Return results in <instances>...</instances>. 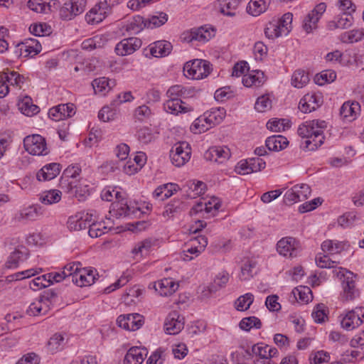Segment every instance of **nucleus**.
I'll use <instances>...</instances> for the list:
<instances>
[{"mask_svg": "<svg viewBox=\"0 0 364 364\" xmlns=\"http://www.w3.org/2000/svg\"><path fill=\"white\" fill-rule=\"evenodd\" d=\"M225 114L226 111L224 108L212 109L210 112H207L196 119L191 129L196 134L205 132L212 127L220 124L225 117Z\"/></svg>", "mask_w": 364, "mask_h": 364, "instance_id": "nucleus-1", "label": "nucleus"}, {"mask_svg": "<svg viewBox=\"0 0 364 364\" xmlns=\"http://www.w3.org/2000/svg\"><path fill=\"white\" fill-rule=\"evenodd\" d=\"M210 63L200 59H195L193 61L187 62L183 67L186 75L196 80L207 77L210 74Z\"/></svg>", "mask_w": 364, "mask_h": 364, "instance_id": "nucleus-2", "label": "nucleus"}, {"mask_svg": "<svg viewBox=\"0 0 364 364\" xmlns=\"http://www.w3.org/2000/svg\"><path fill=\"white\" fill-rule=\"evenodd\" d=\"M191 151L188 143L180 141L176 143L170 151L172 164L178 167L183 166L191 159Z\"/></svg>", "mask_w": 364, "mask_h": 364, "instance_id": "nucleus-3", "label": "nucleus"}, {"mask_svg": "<svg viewBox=\"0 0 364 364\" xmlns=\"http://www.w3.org/2000/svg\"><path fill=\"white\" fill-rule=\"evenodd\" d=\"M23 146L26 151L34 156H43L48 153L46 139L39 134L26 136Z\"/></svg>", "mask_w": 364, "mask_h": 364, "instance_id": "nucleus-4", "label": "nucleus"}, {"mask_svg": "<svg viewBox=\"0 0 364 364\" xmlns=\"http://www.w3.org/2000/svg\"><path fill=\"white\" fill-rule=\"evenodd\" d=\"M355 277L356 276L351 272L343 274L341 299L343 301H352L359 296L360 291L356 287Z\"/></svg>", "mask_w": 364, "mask_h": 364, "instance_id": "nucleus-5", "label": "nucleus"}, {"mask_svg": "<svg viewBox=\"0 0 364 364\" xmlns=\"http://www.w3.org/2000/svg\"><path fill=\"white\" fill-rule=\"evenodd\" d=\"M364 322V307H356L348 311L341 320V326L347 331H351Z\"/></svg>", "mask_w": 364, "mask_h": 364, "instance_id": "nucleus-6", "label": "nucleus"}, {"mask_svg": "<svg viewBox=\"0 0 364 364\" xmlns=\"http://www.w3.org/2000/svg\"><path fill=\"white\" fill-rule=\"evenodd\" d=\"M86 2V0H70L65 2L60 10V17L64 20H71L84 11Z\"/></svg>", "mask_w": 364, "mask_h": 364, "instance_id": "nucleus-7", "label": "nucleus"}, {"mask_svg": "<svg viewBox=\"0 0 364 364\" xmlns=\"http://www.w3.org/2000/svg\"><path fill=\"white\" fill-rule=\"evenodd\" d=\"M80 172L81 168L78 164L68 166L64 170L60 178V186L61 188L66 192H70L73 187H76V181H77L76 177L80 175Z\"/></svg>", "mask_w": 364, "mask_h": 364, "instance_id": "nucleus-8", "label": "nucleus"}, {"mask_svg": "<svg viewBox=\"0 0 364 364\" xmlns=\"http://www.w3.org/2000/svg\"><path fill=\"white\" fill-rule=\"evenodd\" d=\"M326 9V4L322 2L317 4L315 8L306 15L304 19L302 27L307 33H311L317 28V23Z\"/></svg>", "mask_w": 364, "mask_h": 364, "instance_id": "nucleus-9", "label": "nucleus"}, {"mask_svg": "<svg viewBox=\"0 0 364 364\" xmlns=\"http://www.w3.org/2000/svg\"><path fill=\"white\" fill-rule=\"evenodd\" d=\"M117 322L118 326L125 330L136 331L144 324V316L139 314L120 315Z\"/></svg>", "mask_w": 364, "mask_h": 364, "instance_id": "nucleus-10", "label": "nucleus"}, {"mask_svg": "<svg viewBox=\"0 0 364 364\" xmlns=\"http://www.w3.org/2000/svg\"><path fill=\"white\" fill-rule=\"evenodd\" d=\"M75 114V107L73 103L60 104L49 109V117L58 122L73 117Z\"/></svg>", "mask_w": 364, "mask_h": 364, "instance_id": "nucleus-11", "label": "nucleus"}, {"mask_svg": "<svg viewBox=\"0 0 364 364\" xmlns=\"http://www.w3.org/2000/svg\"><path fill=\"white\" fill-rule=\"evenodd\" d=\"M141 46V41L135 37L124 38L118 43L115 52L118 55L124 56L132 54Z\"/></svg>", "mask_w": 364, "mask_h": 364, "instance_id": "nucleus-12", "label": "nucleus"}, {"mask_svg": "<svg viewBox=\"0 0 364 364\" xmlns=\"http://www.w3.org/2000/svg\"><path fill=\"white\" fill-rule=\"evenodd\" d=\"M231 156L230 150L225 146H213L208 149L204 157L208 161L223 164L227 161Z\"/></svg>", "mask_w": 364, "mask_h": 364, "instance_id": "nucleus-13", "label": "nucleus"}, {"mask_svg": "<svg viewBox=\"0 0 364 364\" xmlns=\"http://www.w3.org/2000/svg\"><path fill=\"white\" fill-rule=\"evenodd\" d=\"M183 318L176 311L171 312L166 318L164 329L166 333L175 335L183 328Z\"/></svg>", "mask_w": 364, "mask_h": 364, "instance_id": "nucleus-14", "label": "nucleus"}, {"mask_svg": "<svg viewBox=\"0 0 364 364\" xmlns=\"http://www.w3.org/2000/svg\"><path fill=\"white\" fill-rule=\"evenodd\" d=\"M297 248L298 242L292 237H283L277 244L278 252L284 257L296 256Z\"/></svg>", "mask_w": 364, "mask_h": 364, "instance_id": "nucleus-15", "label": "nucleus"}, {"mask_svg": "<svg viewBox=\"0 0 364 364\" xmlns=\"http://www.w3.org/2000/svg\"><path fill=\"white\" fill-rule=\"evenodd\" d=\"M321 102V97L319 94H306L300 100L299 109L304 113H309L318 108Z\"/></svg>", "mask_w": 364, "mask_h": 364, "instance_id": "nucleus-16", "label": "nucleus"}, {"mask_svg": "<svg viewBox=\"0 0 364 364\" xmlns=\"http://www.w3.org/2000/svg\"><path fill=\"white\" fill-rule=\"evenodd\" d=\"M179 284L171 278H164L154 282L155 290L164 296L173 294L178 289Z\"/></svg>", "mask_w": 364, "mask_h": 364, "instance_id": "nucleus-17", "label": "nucleus"}, {"mask_svg": "<svg viewBox=\"0 0 364 364\" xmlns=\"http://www.w3.org/2000/svg\"><path fill=\"white\" fill-rule=\"evenodd\" d=\"M21 55L24 54L25 57L35 56L41 51V42L35 38L25 39L23 42L18 44Z\"/></svg>", "mask_w": 364, "mask_h": 364, "instance_id": "nucleus-18", "label": "nucleus"}, {"mask_svg": "<svg viewBox=\"0 0 364 364\" xmlns=\"http://www.w3.org/2000/svg\"><path fill=\"white\" fill-rule=\"evenodd\" d=\"M73 283L78 287L90 286L95 282V271L91 269L81 268L73 276Z\"/></svg>", "mask_w": 364, "mask_h": 364, "instance_id": "nucleus-19", "label": "nucleus"}, {"mask_svg": "<svg viewBox=\"0 0 364 364\" xmlns=\"http://www.w3.org/2000/svg\"><path fill=\"white\" fill-rule=\"evenodd\" d=\"M350 247L348 241H338L336 240H326L321 244V249L323 252L330 255L340 254L347 250Z\"/></svg>", "mask_w": 364, "mask_h": 364, "instance_id": "nucleus-20", "label": "nucleus"}, {"mask_svg": "<svg viewBox=\"0 0 364 364\" xmlns=\"http://www.w3.org/2000/svg\"><path fill=\"white\" fill-rule=\"evenodd\" d=\"M164 109L171 114H178V113H186L193 111V107L186 105L182 100L168 99L164 104Z\"/></svg>", "mask_w": 364, "mask_h": 364, "instance_id": "nucleus-21", "label": "nucleus"}, {"mask_svg": "<svg viewBox=\"0 0 364 364\" xmlns=\"http://www.w3.org/2000/svg\"><path fill=\"white\" fill-rule=\"evenodd\" d=\"M60 171V164L51 163L44 166L36 174L37 179L40 181H50L55 178Z\"/></svg>", "mask_w": 364, "mask_h": 364, "instance_id": "nucleus-22", "label": "nucleus"}, {"mask_svg": "<svg viewBox=\"0 0 364 364\" xmlns=\"http://www.w3.org/2000/svg\"><path fill=\"white\" fill-rule=\"evenodd\" d=\"M360 106L357 102H346L340 109V115L347 122L354 120L359 113Z\"/></svg>", "mask_w": 364, "mask_h": 364, "instance_id": "nucleus-23", "label": "nucleus"}, {"mask_svg": "<svg viewBox=\"0 0 364 364\" xmlns=\"http://www.w3.org/2000/svg\"><path fill=\"white\" fill-rule=\"evenodd\" d=\"M229 280V274L226 272L219 273L215 278L214 282L209 286L204 287L202 294L204 296H210L215 293L219 289L225 287Z\"/></svg>", "mask_w": 364, "mask_h": 364, "instance_id": "nucleus-24", "label": "nucleus"}, {"mask_svg": "<svg viewBox=\"0 0 364 364\" xmlns=\"http://www.w3.org/2000/svg\"><path fill=\"white\" fill-rule=\"evenodd\" d=\"M116 85L114 80L109 79L105 77H100L95 79L92 82L95 94H101L105 95L106 92H109L112 87Z\"/></svg>", "mask_w": 364, "mask_h": 364, "instance_id": "nucleus-25", "label": "nucleus"}, {"mask_svg": "<svg viewBox=\"0 0 364 364\" xmlns=\"http://www.w3.org/2000/svg\"><path fill=\"white\" fill-rule=\"evenodd\" d=\"M146 355V350L139 347H132L124 359V364H141Z\"/></svg>", "mask_w": 364, "mask_h": 364, "instance_id": "nucleus-26", "label": "nucleus"}, {"mask_svg": "<svg viewBox=\"0 0 364 364\" xmlns=\"http://www.w3.org/2000/svg\"><path fill=\"white\" fill-rule=\"evenodd\" d=\"M201 243L198 247H195V242H187L185 245V247L183 250V259L186 261H190L193 259V256H189L187 253L195 255V257H198L203 251H204L205 247L208 245V239L207 238H201Z\"/></svg>", "mask_w": 364, "mask_h": 364, "instance_id": "nucleus-27", "label": "nucleus"}, {"mask_svg": "<svg viewBox=\"0 0 364 364\" xmlns=\"http://www.w3.org/2000/svg\"><path fill=\"white\" fill-rule=\"evenodd\" d=\"M28 255V250L24 247L16 249L11 253L6 263L7 268L17 267L20 262H23Z\"/></svg>", "mask_w": 364, "mask_h": 364, "instance_id": "nucleus-28", "label": "nucleus"}, {"mask_svg": "<svg viewBox=\"0 0 364 364\" xmlns=\"http://www.w3.org/2000/svg\"><path fill=\"white\" fill-rule=\"evenodd\" d=\"M44 208L40 205L36 204L22 209L19 213V219L35 220L38 217L44 215Z\"/></svg>", "mask_w": 364, "mask_h": 364, "instance_id": "nucleus-29", "label": "nucleus"}, {"mask_svg": "<svg viewBox=\"0 0 364 364\" xmlns=\"http://www.w3.org/2000/svg\"><path fill=\"white\" fill-rule=\"evenodd\" d=\"M268 346L256 344L252 347V353L256 356L253 360L254 364H274L272 360L267 357Z\"/></svg>", "mask_w": 364, "mask_h": 364, "instance_id": "nucleus-30", "label": "nucleus"}, {"mask_svg": "<svg viewBox=\"0 0 364 364\" xmlns=\"http://www.w3.org/2000/svg\"><path fill=\"white\" fill-rule=\"evenodd\" d=\"M188 206L186 203L179 199H173L165 206L163 215L164 217L171 218L176 214L186 210Z\"/></svg>", "mask_w": 364, "mask_h": 364, "instance_id": "nucleus-31", "label": "nucleus"}, {"mask_svg": "<svg viewBox=\"0 0 364 364\" xmlns=\"http://www.w3.org/2000/svg\"><path fill=\"white\" fill-rule=\"evenodd\" d=\"M289 141L282 135H274L268 137L265 141L266 147L269 151H279L287 147Z\"/></svg>", "mask_w": 364, "mask_h": 364, "instance_id": "nucleus-32", "label": "nucleus"}, {"mask_svg": "<svg viewBox=\"0 0 364 364\" xmlns=\"http://www.w3.org/2000/svg\"><path fill=\"white\" fill-rule=\"evenodd\" d=\"M171 43L165 41H159L151 46L150 53L154 57L159 58L168 55L171 53Z\"/></svg>", "mask_w": 364, "mask_h": 364, "instance_id": "nucleus-33", "label": "nucleus"}, {"mask_svg": "<svg viewBox=\"0 0 364 364\" xmlns=\"http://www.w3.org/2000/svg\"><path fill=\"white\" fill-rule=\"evenodd\" d=\"M146 27L147 28L146 19L141 16H134L125 26L126 31L130 34L139 33Z\"/></svg>", "mask_w": 364, "mask_h": 364, "instance_id": "nucleus-34", "label": "nucleus"}, {"mask_svg": "<svg viewBox=\"0 0 364 364\" xmlns=\"http://www.w3.org/2000/svg\"><path fill=\"white\" fill-rule=\"evenodd\" d=\"M324 139L323 131L316 130L311 138L306 139L304 148L309 151H314L323 144Z\"/></svg>", "mask_w": 364, "mask_h": 364, "instance_id": "nucleus-35", "label": "nucleus"}, {"mask_svg": "<svg viewBox=\"0 0 364 364\" xmlns=\"http://www.w3.org/2000/svg\"><path fill=\"white\" fill-rule=\"evenodd\" d=\"M269 0H251L247 7V11L254 16L264 12L269 4Z\"/></svg>", "mask_w": 364, "mask_h": 364, "instance_id": "nucleus-36", "label": "nucleus"}, {"mask_svg": "<svg viewBox=\"0 0 364 364\" xmlns=\"http://www.w3.org/2000/svg\"><path fill=\"white\" fill-rule=\"evenodd\" d=\"M111 213L117 217H126L134 214V210H132L131 208L127 204V203L122 201L114 202L112 203V208L109 211Z\"/></svg>", "mask_w": 364, "mask_h": 364, "instance_id": "nucleus-37", "label": "nucleus"}, {"mask_svg": "<svg viewBox=\"0 0 364 364\" xmlns=\"http://www.w3.org/2000/svg\"><path fill=\"white\" fill-rule=\"evenodd\" d=\"M18 107L21 112L26 116H32L39 112V107L33 104L32 99L28 97H24L18 103Z\"/></svg>", "mask_w": 364, "mask_h": 364, "instance_id": "nucleus-38", "label": "nucleus"}, {"mask_svg": "<svg viewBox=\"0 0 364 364\" xmlns=\"http://www.w3.org/2000/svg\"><path fill=\"white\" fill-rule=\"evenodd\" d=\"M100 6H97V4H95L94 7H92L86 14L85 20L89 24H95L100 23L105 18L107 14L105 12L101 11Z\"/></svg>", "mask_w": 364, "mask_h": 364, "instance_id": "nucleus-39", "label": "nucleus"}, {"mask_svg": "<svg viewBox=\"0 0 364 364\" xmlns=\"http://www.w3.org/2000/svg\"><path fill=\"white\" fill-rule=\"evenodd\" d=\"M240 0H218L220 11L224 15L234 16Z\"/></svg>", "mask_w": 364, "mask_h": 364, "instance_id": "nucleus-40", "label": "nucleus"}, {"mask_svg": "<svg viewBox=\"0 0 364 364\" xmlns=\"http://www.w3.org/2000/svg\"><path fill=\"white\" fill-rule=\"evenodd\" d=\"M61 191L53 189L43 192L39 198V200L45 205H51L58 203L61 199Z\"/></svg>", "mask_w": 364, "mask_h": 364, "instance_id": "nucleus-41", "label": "nucleus"}, {"mask_svg": "<svg viewBox=\"0 0 364 364\" xmlns=\"http://www.w3.org/2000/svg\"><path fill=\"white\" fill-rule=\"evenodd\" d=\"M364 38V29H353L344 32L341 36V40L346 43H353Z\"/></svg>", "mask_w": 364, "mask_h": 364, "instance_id": "nucleus-42", "label": "nucleus"}, {"mask_svg": "<svg viewBox=\"0 0 364 364\" xmlns=\"http://www.w3.org/2000/svg\"><path fill=\"white\" fill-rule=\"evenodd\" d=\"M257 262L253 260L247 259L241 267V274L240 275L241 280H247L253 277L257 272Z\"/></svg>", "mask_w": 364, "mask_h": 364, "instance_id": "nucleus-43", "label": "nucleus"}, {"mask_svg": "<svg viewBox=\"0 0 364 364\" xmlns=\"http://www.w3.org/2000/svg\"><path fill=\"white\" fill-rule=\"evenodd\" d=\"M29 31L34 36L41 38L52 33L51 27L46 23H33L30 26Z\"/></svg>", "mask_w": 364, "mask_h": 364, "instance_id": "nucleus-44", "label": "nucleus"}, {"mask_svg": "<svg viewBox=\"0 0 364 364\" xmlns=\"http://www.w3.org/2000/svg\"><path fill=\"white\" fill-rule=\"evenodd\" d=\"M68 228L70 230L79 231L85 229V222L82 220V213L69 217L67 222Z\"/></svg>", "mask_w": 364, "mask_h": 364, "instance_id": "nucleus-45", "label": "nucleus"}, {"mask_svg": "<svg viewBox=\"0 0 364 364\" xmlns=\"http://www.w3.org/2000/svg\"><path fill=\"white\" fill-rule=\"evenodd\" d=\"M214 31H211L208 29H205L203 27H200L198 29L193 30L190 35V41H198L201 42H206L209 41L213 34L212 33Z\"/></svg>", "mask_w": 364, "mask_h": 364, "instance_id": "nucleus-46", "label": "nucleus"}, {"mask_svg": "<svg viewBox=\"0 0 364 364\" xmlns=\"http://www.w3.org/2000/svg\"><path fill=\"white\" fill-rule=\"evenodd\" d=\"M309 81V74L304 70H296L291 77V84L297 88H301Z\"/></svg>", "mask_w": 364, "mask_h": 364, "instance_id": "nucleus-47", "label": "nucleus"}, {"mask_svg": "<svg viewBox=\"0 0 364 364\" xmlns=\"http://www.w3.org/2000/svg\"><path fill=\"white\" fill-rule=\"evenodd\" d=\"M154 242L151 239H146L138 242L132 250V252L136 256L138 255L141 257L146 256L151 251Z\"/></svg>", "mask_w": 364, "mask_h": 364, "instance_id": "nucleus-48", "label": "nucleus"}, {"mask_svg": "<svg viewBox=\"0 0 364 364\" xmlns=\"http://www.w3.org/2000/svg\"><path fill=\"white\" fill-rule=\"evenodd\" d=\"M107 227L105 225V222L94 221L91 224H89V235L91 237H98L104 235L107 232Z\"/></svg>", "mask_w": 364, "mask_h": 364, "instance_id": "nucleus-49", "label": "nucleus"}, {"mask_svg": "<svg viewBox=\"0 0 364 364\" xmlns=\"http://www.w3.org/2000/svg\"><path fill=\"white\" fill-rule=\"evenodd\" d=\"M28 6L32 11L40 14H46L50 9V6L47 0H29Z\"/></svg>", "mask_w": 364, "mask_h": 364, "instance_id": "nucleus-50", "label": "nucleus"}, {"mask_svg": "<svg viewBox=\"0 0 364 364\" xmlns=\"http://www.w3.org/2000/svg\"><path fill=\"white\" fill-rule=\"evenodd\" d=\"M168 21V15L164 12H159L146 19L147 28H156L164 25Z\"/></svg>", "mask_w": 364, "mask_h": 364, "instance_id": "nucleus-51", "label": "nucleus"}, {"mask_svg": "<svg viewBox=\"0 0 364 364\" xmlns=\"http://www.w3.org/2000/svg\"><path fill=\"white\" fill-rule=\"evenodd\" d=\"M137 139L143 144H148L156 139V133L149 127H142L137 132Z\"/></svg>", "mask_w": 364, "mask_h": 364, "instance_id": "nucleus-52", "label": "nucleus"}, {"mask_svg": "<svg viewBox=\"0 0 364 364\" xmlns=\"http://www.w3.org/2000/svg\"><path fill=\"white\" fill-rule=\"evenodd\" d=\"M336 78V73L333 70H326L322 71L315 77V82L318 85H323L325 83L333 82Z\"/></svg>", "mask_w": 364, "mask_h": 364, "instance_id": "nucleus-53", "label": "nucleus"}, {"mask_svg": "<svg viewBox=\"0 0 364 364\" xmlns=\"http://www.w3.org/2000/svg\"><path fill=\"white\" fill-rule=\"evenodd\" d=\"M239 326L241 329L248 331L252 328L259 329L262 327V322L257 317L250 316L242 318Z\"/></svg>", "mask_w": 364, "mask_h": 364, "instance_id": "nucleus-54", "label": "nucleus"}, {"mask_svg": "<svg viewBox=\"0 0 364 364\" xmlns=\"http://www.w3.org/2000/svg\"><path fill=\"white\" fill-rule=\"evenodd\" d=\"M316 122H314V121H309L303 123L298 128V134L302 138L309 139L316 131L314 127V124H316Z\"/></svg>", "mask_w": 364, "mask_h": 364, "instance_id": "nucleus-55", "label": "nucleus"}, {"mask_svg": "<svg viewBox=\"0 0 364 364\" xmlns=\"http://www.w3.org/2000/svg\"><path fill=\"white\" fill-rule=\"evenodd\" d=\"M165 188H168L166 192V197H171L174 193L177 192L179 189L178 185L176 183H166L157 187L155 191L153 192V197L156 199L159 198L161 196V191L165 190Z\"/></svg>", "mask_w": 364, "mask_h": 364, "instance_id": "nucleus-56", "label": "nucleus"}, {"mask_svg": "<svg viewBox=\"0 0 364 364\" xmlns=\"http://www.w3.org/2000/svg\"><path fill=\"white\" fill-rule=\"evenodd\" d=\"M254 296L251 293H247L240 296L235 301L236 309L238 311L247 310L253 303Z\"/></svg>", "mask_w": 364, "mask_h": 364, "instance_id": "nucleus-57", "label": "nucleus"}, {"mask_svg": "<svg viewBox=\"0 0 364 364\" xmlns=\"http://www.w3.org/2000/svg\"><path fill=\"white\" fill-rule=\"evenodd\" d=\"M316 263L320 268H333L338 262L332 260L328 255L319 253L316 257Z\"/></svg>", "mask_w": 364, "mask_h": 364, "instance_id": "nucleus-58", "label": "nucleus"}, {"mask_svg": "<svg viewBox=\"0 0 364 364\" xmlns=\"http://www.w3.org/2000/svg\"><path fill=\"white\" fill-rule=\"evenodd\" d=\"M72 196L78 198L79 200H83V198L89 195V188L87 185L82 186L79 181H76V187H73L70 192Z\"/></svg>", "mask_w": 364, "mask_h": 364, "instance_id": "nucleus-59", "label": "nucleus"}, {"mask_svg": "<svg viewBox=\"0 0 364 364\" xmlns=\"http://www.w3.org/2000/svg\"><path fill=\"white\" fill-rule=\"evenodd\" d=\"M80 262H73L66 264L63 270V274H65L68 279V282H73V276L75 275L77 272H80L81 267Z\"/></svg>", "mask_w": 364, "mask_h": 364, "instance_id": "nucleus-60", "label": "nucleus"}, {"mask_svg": "<svg viewBox=\"0 0 364 364\" xmlns=\"http://www.w3.org/2000/svg\"><path fill=\"white\" fill-rule=\"evenodd\" d=\"M297 200L302 201L308 198L311 194V188L309 185L302 183L294 186Z\"/></svg>", "mask_w": 364, "mask_h": 364, "instance_id": "nucleus-61", "label": "nucleus"}, {"mask_svg": "<svg viewBox=\"0 0 364 364\" xmlns=\"http://www.w3.org/2000/svg\"><path fill=\"white\" fill-rule=\"evenodd\" d=\"M116 107L111 105L103 107L98 113V118L105 122L113 119L116 114Z\"/></svg>", "mask_w": 364, "mask_h": 364, "instance_id": "nucleus-62", "label": "nucleus"}, {"mask_svg": "<svg viewBox=\"0 0 364 364\" xmlns=\"http://www.w3.org/2000/svg\"><path fill=\"white\" fill-rule=\"evenodd\" d=\"M272 107V102L267 95H262L257 98L255 108L259 112H264Z\"/></svg>", "mask_w": 364, "mask_h": 364, "instance_id": "nucleus-63", "label": "nucleus"}, {"mask_svg": "<svg viewBox=\"0 0 364 364\" xmlns=\"http://www.w3.org/2000/svg\"><path fill=\"white\" fill-rule=\"evenodd\" d=\"M293 15L291 13H287L284 14L281 19L276 23L278 26H279V28H281V31L283 33L287 34L291 28V24L292 22Z\"/></svg>", "mask_w": 364, "mask_h": 364, "instance_id": "nucleus-64", "label": "nucleus"}]
</instances>
